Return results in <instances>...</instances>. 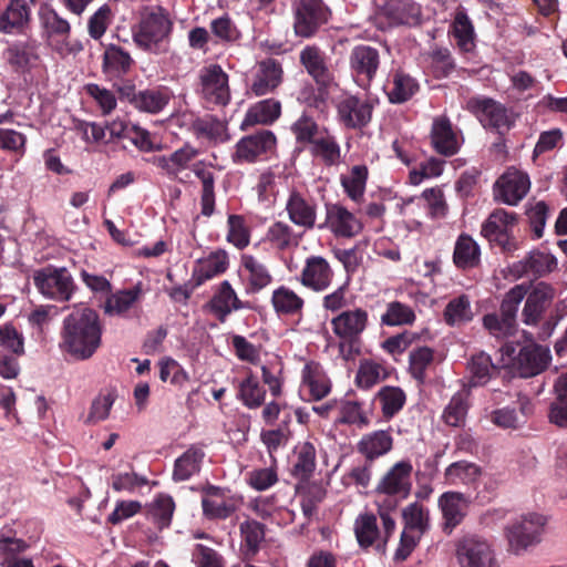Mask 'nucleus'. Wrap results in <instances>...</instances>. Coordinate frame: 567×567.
I'll return each mask as SVG.
<instances>
[{
	"label": "nucleus",
	"instance_id": "nucleus-8",
	"mask_svg": "<svg viewBox=\"0 0 567 567\" xmlns=\"http://www.w3.org/2000/svg\"><path fill=\"white\" fill-rule=\"evenodd\" d=\"M460 567H499L495 549L486 538L467 535L456 544Z\"/></svg>",
	"mask_w": 567,
	"mask_h": 567
},
{
	"label": "nucleus",
	"instance_id": "nucleus-42",
	"mask_svg": "<svg viewBox=\"0 0 567 567\" xmlns=\"http://www.w3.org/2000/svg\"><path fill=\"white\" fill-rule=\"evenodd\" d=\"M141 296V282L130 289L118 290L114 293L110 292L103 306L104 313L111 317H124Z\"/></svg>",
	"mask_w": 567,
	"mask_h": 567
},
{
	"label": "nucleus",
	"instance_id": "nucleus-23",
	"mask_svg": "<svg viewBox=\"0 0 567 567\" xmlns=\"http://www.w3.org/2000/svg\"><path fill=\"white\" fill-rule=\"evenodd\" d=\"M368 319V312L362 308L346 310L331 319V328L340 340H360Z\"/></svg>",
	"mask_w": 567,
	"mask_h": 567
},
{
	"label": "nucleus",
	"instance_id": "nucleus-14",
	"mask_svg": "<svg viewBox=\"0 0 567 567\" xmlns=\"http://www.w3.org/2000/svg\"><path fill=\"white\" fill-rule=\"evenodd\" d=\"M334 271L330 262L322 256L310 255L305 259L297 280L313 292L326 291L332 284Z\"/></svg>",
	"mask_w": 567,
	"mask_h": 567
},
{
	"label": "nucleus",
	"instance_id": "nucleus-50",
	"mask_svg": "<svg viewBox=\"0 0 567 567\" xmlns=\"http://www.w3.org/2000/svg\"><path fill=\"white\" fill-rule=\"evenodd\" d=\"M388 377L389 371L382 363L373 359H363L360 361L354 382L358 388L369 390Z\"/></svg>",
	"mask_w": 567,
	"mask_h": 567
},
{
	"label": "nucleus",
	"instance_id": "nucleus-46",
	"mask_svg": "<svg viewBox=\"0 0 567 567\" xmlns=\"http://www.w3.org/2000/svg\"><path fill=\"white\" fill-rule=\"evenodd\" d=\"M470 374L468 385L471 388L483 386L497 373V367L493 363L489 354L481 351L471 357L467 362Z\"/></svg>",
	"mask_w": 567,
	"mask_h": 567
},
{
	"label": "nucleus",
	"instance_id": "nucleus-27",
	"mask_svg": "<svg viewBox=\"0 0 567 567\" xmlns=\"http://www.w3.org/2000/svg\"><path fill=\"white\" fill-rule=\"evenodd\" d=\"M282 80L284 69L281 63L274 58H268L258 63L250 90L256 96L267 95L272 93Z\"/></svg>",
	"mask_w": 567,
	"mask_h": 567
},
{
	"label": "nucleus",
	"instance_id": "nucleus-41",
	"mask_svg": "<svg viewBox=\"0 0 567 567\" xmlns=\"http://www.w3.org/2000/svg\"><path fill=\"white\" fill-rule=\"evenodd\" d=\"M302 383L309 389L312 400L319 401L331 391V381L322 367L310 361L302 369Z\"/></svg>",
	"mask_w": 567,
	"mask_h": 567
},
{
	"label": "nucleus",
	"instance_id": "nucleus-60",
	"mask_svg": "<svg viewBox=\"0 0 567 567\" xmlns=\"http://www.w3.org/2000/svg\"><path fill=\"white\" fill-rule=\"evenodd\" d=\"M291 132L298 144L310 146L323 134V128L319 126L312 116L307 113H302L301 116L291 125Z\"/></svg>",
	"mask_w": 567,
	"mask_h": 567
},
{
	"label": "nucleus",
	"instance_id": "nucleus-3",
	"mask_svg": "<svg viewBox=\"0 0 567 567\" xmlns=\"http://www.w3.org/2000/svg\"><path fill=\"white\" fill-rule=\"evenodd\" d=\"M546 518L538 513H529L509 523L504 535L507 540V551L515 556L524 555L542 542Z\"/></svg>",
	"mask_w": 567,
	"mask_h": 567
},
{
	"label": "nucleus",
	"instance_id": "nucleus-31",
	"mask_svg": "<svg viewBox=\"0 0 567 567\" xmlns=\"http://www.w3.org/2000/svg\"><path fill=\"white\" fill-rule=\"evenodd\" d=\"M393 447L391 429L377 430L362 435L357 443V451L362 454L367 462L372 463L377 458L388 454Z\"/></svg>",
	"mask_w": 567,
	"mask_h": 567
},
{
	"label": "nucleus",
	"instance_id": "nucleus-13",
	"mask_svg": "<svg viewBox=\"0 0 567 567\" xmlns=\"http://www.w3.org/2000/svg\"><path fill=\"white\" fill-rule=\"evenodd\" d=\"M558 267L557 258L549 251L533 249L523 259L508 266V274L514 279L532 277L534 279L543 278Z\"/></svg>",
	"mask_w": 567,
	"mask_h": 567
},
{
	"label": "nucleus",
	"instance_id": "nucleus-52",
	"mask_svg": "<svg viewBox=\"0 0 567 567\" xmlns=\"http://www.w3.org/2000/svg\"><path fill=\"white\" fill-rule=\"evenodd\" d=\"M375 400L381 404L383 417L390 420L403 409L406 395L399 386L384 385L375 394Z\"/></svg>",
	"mask_w": 567,
	"mask_h": 567
},
{
	"label": "nucleus",
	"instance_id": "nucleus-61",
	"mask_svg": "<svg viewBox=\"0 0 567 567\" xmlns=\"http://www.w3.org/2000/svg\"><path fill=\"white\" fill-rule=\"evenodd\" d=\"M468 411V393L464 390L456 392L444 409L443 420L450 426H461Z\"/></svg>",
	"mask_w": 567,
	"mask_h": 567
},
{
	"label": "nucleus",
	"instance_id": "nucleus-16",
	"mask_svg": "<svg viewBox=\"0 0 567 567\" xmlns=\"http://www.w3.org/2000/svg\"><path fill=\"white\" fill-rule=\"evenodd\" d=\"M39 50L40 42L28 37L24 40L11 42L3 51V59L13 72L24 74L38 64Z\"/></svg>",
	"mask_w": 567,
	"mask_h": 567
},
{
	"label": "nucleus",
	"instance_id": "nucleus-26",
	"mask_svg": "<svg viewBox=\"0 0 567 567\" xmlns=\"http://www.w3.org/2000/svg\"><path fill=\"white\" fill-rule=\"evenodd\" d=\"M207 307L224 323L233 311L251 309L248 301H241L228 280H224L216 293L208 301Z\"/></svg>",
	"mask_w": 567,
	"mask_h": 567
},
{
	"label": "nucleus",
	"instance_id": "nucleus-47",
	"mask_svg": "<svg viewBox=\"0 0 567 567\" xmlns=\"http://www.w3.org/2000/svg\"><path fill=\"white\" fill-rule=\"evenodd\" d=\"M309 152L326 166H337L341 163V147L337 138L323 127V134L310 146Z\"/></svg>",
	"mask_w": 567,
	"mask_h": 567
},
{
	"label": "nucleus",
	"instance_id": "nucleus-7",
	"mask_svg": "<svg viewBox=\"0 0 567 567\" xmlns=\"http://www.w3.org/2000/svg\"><path fill=\"white\" fill-rule=\"evenodd\" d=\"M413 465L408 458L394 463L375 486L377 501H395L401 504L411 495Z\"/></svg>",
	"mask_w": 567,
	"mask_h": 567
},
{
	"label": "nucleus",
	"instance_id": "nucleus-21",
	"mask_svg": "<svg viewBox=\"0 0 567 567\" xmlns=\"http://www.w3.org/2000/svg\"><path fill=\"white\" fill-rule=\"evenodd\" d=\"M555 297V289L551 285L540 281L526 295L525 305L522 311V320L526 326L539 323L545 310L550 306Z\"/></svg>",
	"mask_w": 567,
	"mask_h": 567
},
{
	"label": "nucleus",
	"instance_id": "nucleus-11",
	"mask_svg": "<svg viewBox=\"0 0 567 567\" xmlns=\"http://www.w3.org/2000/svg\"><path fill=\"white\" fill-rule=\"evenodd\" d=\"M338 122L347 130L361 131L372 121L374 105L367 97L348 94L337 105Z\"/></svg>",
	"mask_w": 567,
	"mask_h": 567
},
{
	"label": "nucleus",
	"instance_id": "nucleus-36",
	"mask_svg": "<svg viewBox=\"0 0 567 567\" xmlns=\"http://www.w3.org/2000/svg\"><path fill=\"white\" fill-rule=\"evenodd\" d=\"M205 458V452L202 446L192 444L174 462L172 478L174 482H185L194 475L199 474Z\"/></svg>",
	"mask_w": 567,
	"mask_h": 567
},
{
	"label": "nucleus",
	"instance_id": "nucleus-51",
	"mask_svg": "<svg viewBox=\"0 0 567 567\" xmlns=\"http://www.w3.org/2000/svg\"><path fill=\"white\" fill-rule=\"evenodd\" d=\"M369 171L365 165H354L348 175L340 176V183L347 196L360 203L364 196Z\"/></svg>",
	"mask_w": 567,
	"mask_h": 567
},
{
	"label": "nucleus",
	"instance_id": "nucleus-49",
	"mask_svg": "<svg viewBox=\"0 0 567 567\" xmlns=\"http://www.w3.org/2000/svg\"><path fill=\"white\" fill-rule=\"evenodd\" d=\"M302 234H296L293 228L285 221H275L266 233V240L274 248L285 251L289 248L297 247L301 240Z\"/></svg>",
	"mask_w": 567,
	"mask_h": 567
},
{
	"label": "nucleus",
	"instance_id": "nucleus-48",
	"mask_svg": "<svg viewBox=\"0 0 567 567\" xmlns=\"http://www.w3.org/2000/svg\"><path fill=\"white\" fill-rule=\"evenodd\" d=\"M451 28L458 49L462 52H471L475 47V31L465 9L456 10Z\"/></svg>",
	"mask_w": 567,
	"mask_h": 567
},
{
	"label": "nucleus",
	"instance_id": "nucleus-2",
	"mask_svg": "<svg viewBox=\"0 0 567 567\" xmlns=\"http://www.w3.org/2000/svg\"><path fill=\"white\" fill-rule=\"evenodd\" d=\"M174 29L169 11L159 4L142 6L137 21L132 25V39L136 47L153 54L169 51Z\"/></svg>",
	"mask_w": 567,
	"mask_h": 567
},
{
	"label": "nucleus",
	"instance_id": "nucleus-55",
	"mask_svg": "<svg viewBox=\"0 0 567 567\" xmlns=\"http://www.w3.org/2000/svg\"><path fill=\"white\" fill-rule=\"evenodd\" d=\"M266 390L260 385L258 378L250 371L239 383L238 398L248 409H257L265 402Z\"/></svg>",
	"mask_w": 567,
	"mask_h": 567
},
{
	"label": "nucleus",
	"instance_id": "nucleus-58",
	"mask_svg": "<svg viewBox=\"0 0 567 567\" xmlns=\"http://www.w3.org/2000/svg\"><path fill=\"white\" fill-rule=\"evenodd\" d=\"M239 529L246 546L245 555L248 557H254L257 555L261 543L265 540V524L255 519H247L240 524Z\"/></svg>",
	"mask_w": 567,
	"mask_h": 567
},
{
	"label": "nucleus",
	"instance_id": "nucleus-56",
	"mask_svg": "<svg viewBox=\"0 0 567 567\" xmlns=\"http://www.w3.org/2000/svg\"><path fill=\"white\" fill-rule=\"evenodd\" d=\"M527 295V287L524 284L515 285L505 295L501 302L499 316L517 329V312L519 306Z\"/></svg>",
	"mask_w": 567,
	"mask_h": 567
},
{
	"label": "nucleus",
	"instance_id": "nucleus-34",
	"mask_svg": "<svg viewBox=\"0 0 567 567\" xmlns=\"http://www.w3.org/2000/svg\"><path fill=\"white\" fill-rule=\"evenodd\" d=\"M383 12L393 24L416 27L422 22L421 6L413 0H391L384 6Z\"/></svg>",
	"mask_w": 567,
	"mask_h": 567
},
{
	"label": "nucleus",
	"instance_id": "nucleus-57",
	"mask_svg": "<svg viewBox=\"0 0 567 567\" xmlns=\"http://www.w3.org/2000/svg\"><path fill=\"white\" fill-rule=\"evenodd\" d=\"M354 534L361 548L371 547L380 535L377 516L371 513L359 515L354 522Z\"/></svg>",
	"mask_w": 567,
	"mask_h": 567
},
{
	"label": "nucleus",
	"instance_id": "nucleus-28",
	"mask_svg": "<svg viewBox=\"0 0 567 567\" xmlns=\"http://www.w3.org/2000/svg\"><path fill=\"white\" fill-rule=\"evenodd\" d=\"M326 224L336 236L346 238L355 236L362 229L359 219L340 204H326Z\"/></svg>",
	"mask_w": 567,
	"mask_h": 567
},
{
	"label": "nucleus",
	"instance_id": "nucleus-5",
	"mask_svg": "<svg viewBox=\"0 0 567 567\" xmlns=\"http://www.w3.org/2000/svg\"><path fill=\"white\" fill-rule=\"evenodd\" d=\"M39 293L55 302H68L76 291L74 279L66 267L47 265L32 274Z\"/></svg>",
	"mask_w": 567,
	"mask_h": 567
},
{
	"label": "nucleus",
	"instance_id": "nucleus-30",
	"mask_svg": "<svg viewBox=\"0 0 567 567\" xmlns=\"http://www.w3.org/2000/svg\"><path fill=\"white\" fill-rule=\"evenodd\" d=\"M431 144L435 152L443 156H453L458 152L460 143L451 121L446 116H439L433 120Z\"/></svg>",
	"mask_w": 567,
	"mask_h": 567
},
{
	"label": "nucleus",
	"instance_id": "nucleus-29",
	"mask_svg": "<svg viewBox=\"0 0 567 567\" xmlns=\"http://www.w3.org/2000/svg\"><path fill=\"white\" fill-rule=\"evenodd\" d=\"M229 266L228 254L224 249L212 251L206 258L198 259L193 268L192 281L195 287L224 274Z\"/></svg>",
	"mask_w": 567,
	"mask_h": 567
},
{
	"label": "nucleus",
	"instance_id": "nucleus-43",
	"mask_svg": "<svg viewBox=\"0 0 567 567\" xmlns=\"http://www.w3.org/2000/svg\"><path fill=\"white\" fill-rule=\"evenodd\" d=\"M194 175L202 182L200 214L210 217L215 212V175L203 162L193 165Z\"/></svg>",
	"mask_w": 567,
	"mask_h": 567
},
{
	"label": "nucleus",
	"instance_id": "nucleus-25",
	"mask_svg": "<svg viewBox=\"0 0 567 567\" xmlns=\"http://www.w3.org/2000/svg\"><path fill=\"white\" fill-rule=\"evenodd\" d=\"M286 212L289 220L306 230L316 226L317 204L297 189H292L286 202Z\"/></svg>",
	"mask_w": 567,
	"mask_h": 567
},
{
	"label": "nucleus",
	"instance_id": "nucleus-24",
	"mask_svg": "<svg viewBox=\"0 0 567 567\" xmlns=\"http://www.w3.org/2000/svg\"><path fill=\"white\" fill-rule=\"evenodd\" d=\"M134 60L128 51L116 44H109L103 53L102 73L109 81H122L132 71Z\"/></svg>",
	"mask_w": 567,
	"mask_h": 567
},
{
	"label": "nucleus",
	"instance_id": "nucleus-53",
	"mask_svg": "<svg viewBox=\"0 0 567 567\" xmlns=\"http://www.w3.org/2000/svg\"><path fill=\"white\" fill-rule=\"evenodd\" d=\"M402 519L405 529L416 530L420 535L430 529V512L419 502H413L402 509Z\"/></svg>",
	"mask_w": 567,
	"mask_h": 567
},
{
	"label": "nucleus",
	"instance_id": "nucleus-54",
	"mask_svg": "<svg viewBox=\"0 0 567 567\" xmlns=\"http://www.w3.org/2000/svg\"><path fill=\"white\" fill-rule=\"evenodd\" d=\"M481 475V468L475 463L457 461L450 464L444 472L445 482L450 485L471 484Z\"/></svg>",
	"mask_w": 567,
	"mask_h": 567
},
{
	"label": "nucleus",
	"instance_id": "nucleus-19",
	"mask_svg": "<svg viewBox=\"0 0 567 567\" xmlns=\"http://www.w3.org/2000/svg\"><path fill=\"white\" fill-rule=\"evenodd\" d=\"M529 178L519 171H507L495 183V199L506 205H517L528 193Z\"/></svg>",
	"mask_w": 567,
	"mask_h": 567
},
{
	"label": "nucleus",
	"instance_id": "nucleus-37",
	"mask_svg": "<svg viewBox=\"0 0 567 567\" xmlns=\"http://www.w3.org/2000/svg\"><path fill=\"white\" fill-rule=\"evenodd\" d=\"M38 18L41 28V34L44 39L62 38L65 39L71 33L70 22L61 17L50 4L43 3L38 10Z\"/></svg>",
	"mask_w": 567,
	"mask_h": 567
},
{
	"label": "nucleus",
	"instance_id": "nucleus-38",
	"mask_svg": "<svg viewBox=\"0 0 567 567\" xmlns=\"http://www.w3.org/2000/svg\"><path fill=\"white\" fill-rule=\"evenodd\" d=\"M293 455L291 475L300 482L309 481L317 467L316 446L309 441L298 443L295 446Z\"/></svg>",
	"mask_w": 567,
	"mask_h": 567
},
{
	"label": "nucleus",
	"instance_id": "nucleus-63",
	"mask_svg": "<svg viewBox=\"0 0 567 567\" xmlns=\"http://www.w3.org/2000/svg\"><path fill=\"white\" fill-rule=\"evenodd\" d=\"M116 399L117 391L115 388L101 391L99 395L92 401L86 423L94 424L106 420Z\"/></svg>",
	"mask_w": 567,
	"mask_h": 567
},
{
	"label": "nucleus",
	"instance_id": "nucleus-33",
	"mask_svg": "<svg viewBox=\"0 0 567 567\" xmlns=\"http://www.w3.org/2000/svg\"><path fill=\"white\" fill-rule=\"evenodd\" d=\"M389 84L385 94L391 104H403L410 101L420 90L417 80L402 69L394 70L390 74Z\"/></svg>",
	"mask_w": 567,
	"mask_h": 567
},
{
	"label": "nucleus",
	"instance_id": "nucleus-6",
	"mask_svg": "<svg viewBox=\"0 0 567 567\" xmlns=\"http://www.w3.org/2000/svg\"><path fill=\"white\" fill-rule=\"evenodd\" d=\"M517 223L518 216L516 213L496 208L482 224L481 235L492 246L499 247L502 252L513 254L519 249V243L513 234Z\"/></svg>",
	"mask_w": 567,
	"mask_h": 567
},
{
	"label": "nucleus",
	"instance_id": "nucleus-18",
	"mask_svg": "<svg viewBox=\"0 0 567 567\" xmlns=\"http://www.w3.org/2000/svg\"><path fill=\"white\" fill-rule=\"evenodd\" d=\"M239 276L246 295H256L272 282L268 267L257 257L243 254L240 256Z\"/></svg>",
	"mask_w": 567,
	"mask_h": 567
},
{
	"label": "nucleus",
	"instance_id": "nucleus-17",
	"mask_svg": "<svg viewBox=\"0 0 567 567\" xmlns=\"http://www.w3.org/2000/svg\"><path fill=\"white\" fill-rule=\"evenodd\" d=\"M299 62L319 86L328 87L333 82L329 58L318 45H306L299 53Z\"/></svg>",
	"mask_w": 567,
	"mask_h": 567
},
{
	"label": "nucleus",
	"instance_id": "nucleus-22",
	"mask_svg": "<svg viewBox=\"0 0 567 567\" xmlns=\"http://www.w3.org/2000/svg\"><path fill=\"white\" fill-rule=\"evenodd\" d=\"M470 501L461 492H444L437 499L443 517V532L451 534L466 516Z\"/></svg>",
	"mask_w": 567,
	"mask_h": 567
},
{
	"label": "nucleus",
	"instance_id": "nucleus-64",
	"mask_svg": "<svg viewBox=\"0 0 567 567\" xmlns=\"http://www.w3.org/2000/svg\"><path fill=\"white\" fill-rule=\"evenodd\" d=\"M227 236L229 244L238 249L246 248L250 243V231L243 215L230 214L227 218Z\"/></svg>",
	"mask_w": 567,
	"mask_h": 567
},
{
	"label": "nucleus",
	"instance_id": "nucleus-35",
	"mask_svg": "<svg viewBox=\"0 0 567 567\" xmlns=\"http://www.w3.org/2000/svg\"><path fill=\"white\" fill-rule=\"evenodd\" d=\"M281 115V103L275 99H266L251 105L245 114L240 130L246 131L250 126L261 124L270 125Z\"/></svg>",
	"mask_w": 567,
	"mask_h": 567
},
{
	"label": "nucleus",
	"instance_id": "nucleus-40",
	"mask_svg": "<svg viewBox=\"0 0 567 567\" xmlns=\"http://www.w3.org/2000/svg\"><path fill=\"white\" fill-rule=\"evenodd\" d=\"M274 311L279 316H301L305 300L291 288L281 285L272 291L270 298Z\"/></svg>",
	"mask_w": 567,
	"mask_h": 567
},
{
	"label": "nucleus",
	"instance_id": "nucleus-15",
	"mask_svg": "<svg viewBox=\"0 0 567 567\" xmlns=\"http://www.w3.org/2000/svg\"><path fill=\"white\" fill-rule=\"evenodd\" d=\"M349 65L357 83L362 87L369 86L380 66L379 50L367 44L355 45L350 52Z\"/></svg>",
	"mask_w": 567,
	"mask_h": 567
},
{
	"label": "nucleus",
	"instance_id": "nucleus-10",
	"mask_svg": "<svg viewBox=\"0 0 567 567\" xmlns=\"http://www.w3.org/2000/svg\"><path fill=\"white\" fill-rule=\"evenodd\" d=\"M196 91L208 105H227L230 101L228 74L219 64L204 66L199 72V83Z\"/></svg>",
	"mask_w": 567,
	"mask_h": 567
},
{
	"label": "nucleus",
	"instance_id": "nucleus-59",
	"mask_svg": "<svg viewBox=\"0 0 567 567\" xmlns=\"http://www.w3.org/2000/svg\"><path fill=\"white\" fill-rule=\"evenodd\" d=\"M174 511L175 502L173 497L164 493L158 494L148 506V514L159 529L171 525Z\"/></svg>",
	"mask_w": 567,
	"mask_h": 567
},
{
	"label": "nucleus",
	"instance_id": "nucleus-39",
	"mask_svg": "<svg viewBox=\"0 0 567 567\" xmlns=\"http://www.w3.org/2000/svg\"><path fill=\"white\" fill-rule=\"evenodd\" d=\"M173 93L169 87L159 85L138 91L134 109L148 114H159L169 104Z\"/></svg>",
	"mask_w": 567,
	"mask_h": 567
},
{
	"label": "nucleus",
	"instance_id": "nucleus-62",
	"mask_svg": "<svg viewBox=\"0 0 567 567\" xmlns=\"http://www.w3.org/2000/svg\"><path fill=\"white\" fill-rule=\"evenodd\" d=\"M434 360V351L429 347H419L409 354V372L420 384L426 379V369Z\"/></svg>",
	"mask_w": 567,
	"mask_h": 567
},
{
	"label": "nucleus",
	"instance_id": "nucleus-1",
	"mask_svg": "<svg viewBox=\"0 0 567 567\" xmlns=\"http://www.w3.org/2000/svg\"><path fill=\"white\" fill-rule=\"evenodd\" d=\"M102 332L100 316L94 309H75L63 319L60 348L78 360H87L101 347Z\"/></svg>",
	"mask_w": 567,
	"mask_h": 567
},
{
	"label": "nucleus",
	"instance_id": "nucleus-44",
	"mask_svg": "<svg viewBox=\"0 0 567 567\" xmlns=\"http://www.w3.org/2000/svg\"><path fill=\"white\" fill-rule=\"evenodd\" d=\"M481 261L478 244L467 234H461L455 243L453 262L462 270L472 269Z\"/></svg>",
	"mask_w": 567,
	"mask_h": 567
},
{
	"label": "nucleus",
	"instance_id": "nucleus-45",
	"mask_svg": "<svg viewBox=\"0 0 567 567\" xmlns=\"http://www.w3.org/2000/svg\"><path fill=\"white\" fill-rule=\"evenodd\" d=\"M474 319L471 299L462 293L452 298L443 310V320L449 327H463Z\"/></svg>",
	"mask_w": 567,
	"mask_h": 567
},
{
	"label": "nucleus",
	"instance_id": "nucleus-12",
	"mask_svg": "<svg viewBox=\"0 0 567 567\" xmlns=\"http://www.w3.org/2000/svg\"><path fill=\"white\" fill-rule=\"evenodd\" d=\"M277 144V137L270 130H259L254 134L241 137L235 145L231 161L235 164L255 163L271 153Z\"/></svg>",
	"mask_w": 567,
	"mask_h": 567
},
{
	"label": "nucleus",
	"instance_id": "nucleus-20",
	"mask_svg": "<svg viewBox=\"0 0 567 567\" xmlns=\"http://www.w3.org/2000/svg\"><path fill=\"white\" fill-rule=\"evenodd\" d=\"M551 357L548 349L538 344L522 347L513 360V369L520 378H532L542 373Z\"/></svg>",
	"mask_w": 567,
	"mask_h": 567
},
{
	"label": "nucleus",
	"instance_id": "nucleus-9",
	"mask_svg": "<svg viewBox=\"0 0 567 567\" xmlns=\"http://www.w3.org/2000/svg\"><path fill=\"white\" fill-rule=\"evenodd\" d=\"M467 109L485 127L504 135L513 126L506 106L494 99L486 96L472 97L467 102Z\"/></svg>",
	"mask_w": 567,
	"mask_h": 567
},
{
	"label": "nucleus",
	"instance_id": "nucleus-32",
	"mask_svg": "<svg viewBox=\"0 0 567 567\" xmlns=\"http://www.w3.org/2000/svg\"><path fill=\"white\" fill-rule=\"evenodd\" d=\"M30 8L25 0H10L0 13V32L4 34L22 33L30 23Z\"/></svg>",
	"mask_w": 567,
	"mask_h": 567
},
{
	"label": "nucleus",
	"instance_id": "nucleus-4",
	"mask_svg": "<svg viewBox=\"0 0 567 567\" xmlns=\"http://www.w3.org/2000/svg\"><path fill=\"white\" fill-rule=\"evenodd\" d=\"M292 28L297 38H313L332 18L324 0H292Z\"/></svg>",
	"mask_w": 567,
	"mask_h": 567
}]
</instances>
